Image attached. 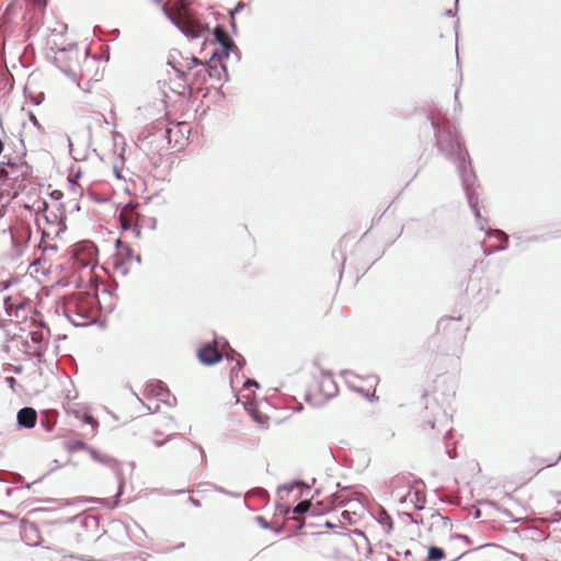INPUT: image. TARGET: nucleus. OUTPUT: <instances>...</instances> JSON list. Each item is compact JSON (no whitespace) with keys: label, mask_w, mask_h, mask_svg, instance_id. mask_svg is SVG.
I'll list each match as a JSON object with an SVG mask.
<instances>
[{"label":"nucleus","mask_w":561,"mask_h":561,"mask_svg":"<svg viewBox=\"0 0 561 561\" xmlns=\"http://www.w3.org/2000/svg\"><path fill=\"white\" fill-rule=\"evenodd\" d=\"M10 474H11L10 472L0 471V482L10 483L11 480L8 478V476H10Z\"/></svg>","instance_id":"13d9d810"},{"label":"nucleus","mask_w":561,"mask_h":561,"mask_svg":"<svg viewBox=\"0 0 561 561\" xmlns=\"http://www.w3.org/2000/svg\"><path fill=\"white\" fill-rule=\"evenodd\" d=\"M87 196L96 204H104L108 202V196L100 194L91 188L87 190Z\"/></svg>","instance_id":"393cba45"},{"label":"nucleus","mask_w":561,"mask_h":561,"mask_svg":"<svg viewBox=\"0 0 561 561\" xmlns=\"http://www.w3.org/2000/svg\"><path fill=\"white\" fill-rule=\"evenodd\" d=\"M172 128L167 127L163 133V138L171 142Z\"/></svg>","instance_id":"e2e57ef3"},{"label":"nucleus","mask_w":561,"mask_h":561,"mask_svg":"<svg viewBox=\"0 0 561 561\" xmlns=\"http://www.w3.org/2000/svg\"><path fill=\"white\" fill-rule=\"evenodd\" d=\"M117 287H118V284L115 282L113 287H111V286H106V287H104V288L102 289V291H103L104 294H108V295H111V296H112V295H113L114 289H116Z\"/></svg>","instance_id":"bf43d9fd"},{"label":"nucleus","mask_w":561,"mask_h":561,"mask_svg":"<svg viewBox=\"0 0 561 561\" xmlns=\"http://www.w3.org/2000/svg\"><path fill=\"white\" fill-rule=\"evenodd\" d=\"M24 96L28 99L34 105H41L45 100L44 92H39L38 94H32L27 88L25 87L23 90Z\"/></svg>","instance_id":"b1692460"},{"label":"nucleus","mask_w":561,"mask_h":561,"mask_svg":"<svg viewBox=\"0 0 561 561\" xmlns=\"http://www.w3.org/2000/svg\"><path fill=\"white\" fill-rule=\"evenodd\" d=\"M31 339H32V342L37 345V348H41L42 344L46 343L45 337L37 333H31Z\"/></svg>","instance_id":"58836bf2"},{"label":"nucleus","mask_w":561,"mask_h":561,"mask_svg":"<svg viewBox=\"0 0 561 561\" xmlns=\"http://www.w3.org/2000/svg\"><path fill=\"white\" fill-rule=\"evenodd\" d=\"M48 207H49V204L46 201H42L39 203L38 207L35 209V214L36 215L42 214L44 216V214H47Z\"/></svg>","instance_id":"79ce46f5"},{"label":"nucleus","mask_w":561,"mask_h":561,"mask_svg":"<svg viewBox=\"0 0 561 561\" xmlns=\"http://www.w3.org/2000/svg\"><path fill=\"white\" fill-rule=\"evenodd\" d=\"M247 7V3H244L243 1H239L234 8L229 12V18L241 12L244 8Z\"/></svg>","instance_id":"a19ab883"},{"label":"nucleus","mask_w":561,"mask_h":561,"mask_svg":"<svg viewBox=\"0 0 561 561\" xmlns=\"http://www.w3.org/2000/svg\"><path fill=\"white\" fill-rule=\"evenodd\" d=\"M25 151L21 157L16 156L14 158H8L7 161H2V164H5L8 168L15 170H21V173L15 176V180L19 178L27 179L32 173V167L23 159L25 157Z\"/></svg>","instance_id":"0eeeda50"},{"label":"nucleus","mask_w":561,"mask_h":561,"mask_svg":"<svg viewBox=\"0 0 561 561\" xmlns=\"http://www.w3.org/2000/svg\"><path fill=\"white\" fill-rule=\"evenodd\" d=\"M243 387L244 388H250V387L259 388L260 383L253 378H245V380L243 381Z\"/></svg>","instance_id":"8fccbe9b"},{"label":"nucleus","mask_w":561,"mask_h":561,"mask_svg":"<svg viewBox=\"0 0 561 561\" xmlns=\"http://www.w3.org/2000/svg\"><path fill=\"white\" fill-rule=\"evenodd\" d=\"M21 538L30 547L43 546V539L41 537L39 527L36 523L27 519L21 520Z\"/></svg>","instance_id":"f03ea898"},{"label":"nucleus","mask_w":561,"mask_h":561,"mask_svg":"<svg viewBox=\"0 0 561 561\" xmlns=\"http://www.w3.org/2000/svg\"><path fill=\"white\" fill-rule=\"evenodd\" d=\"M4 381L8 385V387L14 391V387L18 383L16 379L12 376H8V377H5Z\"/></svg>","instance_id":"5fc2aeb1"},{"label":"nucleus","mask_w":561,"mask_h":561,"mask_svg":"<svg viewBox=\"0 0 561 561\" xmlns=\"http://www.w3.org/2000/svg\"><path fill=\"white\" fill-rule=\"evenodd\" d=\"M342 375L344 376V378H345V380H346L347 386H348L352 390H354V391H356V392L362 393L365 398H367L369 401H371V399H370V396H369L368 391H366V390H365L364 388H362V387H356V386H354V385L352 383V381L350 380V377H357V375H355V374H354L353 371H351V370H344V371L342 373Z\"/></svg>","instance_id":"dca6fc26"},{"label":"nucleus","mask_w":561,"mask_h":561,"mask_svg":"<svg viewBox=\"0 0 561 561\" xmlns=\"http://www.w3.org/2000/svg\"><path fill=\"white\" fill-rule=\"evenodd\" d=\"M336 488L340 489V492H335L333 493V497H334V502L337 504V505H346L348 504L350 502L353 501V486H342L340 482L336 483Z\"/></svg>","instance_id":"9b49d317"},{"label":"nucleus","mask_w":561,"mask_h":561,"mask_svg":"<svg viewBox=\"0 0 561 561\" xmlns=\"http://www.w3.org/2000/svg\"><path fill=\"white\" fill-rule=\"evenodd\" d=\"M138 204L129 201L128 203H126L123 207V211L124 214L127 213V215H125L130 221L131 220H135V222H142V220L146 219V216L140 214L138 211Z\"/></svg>","instance_id":"4468645a"},{"label":"nucleus","mask_w":561,"mask_h":561,"mask_svg":"<svg viewBox=\"0 0 561 561\" xmlns=\"http://www.w3.org/2000/svg\"><path fill=\"white\" fill-rule=\"evenodd\" d=\"M58 210L60 211V216L58 218L59 230L57 231L56 237H59L62 232H65L67 230V225H66L67 217L65 215V204L64 203H60L58 205Z\"/></svg>","instance_id":"5701e85b"},{"label":"nucleus","mask_w":561,"mask_h":561,"mask_svg":"<svg viewBox=\"0 0 561 561\" xmlns=\"http://www.w3.org/2000/svg\"><path fill=\"white\" fill-rule=\"evenodd\" d=\"M187 502L191 503L194 507H201L202 503L198 499L188 496Z\"/></svg>","instance_id":"052dcab7"},{"label":"nucleus","mask_w":561,"mask_h":561,"mask_svg":"<svg viewBox=\"0 0 561 561\" xmlns=\"http://www.w3.org/2000/svg\"><path fill=\"white\" fill-rule=\"evenodd\" d=\"M113 172H114V175L116 179H118V180L123 179L122 171L117 165L113 167Z\"/></svg>","instance_id":"774afa93"},{"label":"nucleus","mask_w":561,"mask_h":561,"mask_svg":"<svg viewBox=\"0 0 561 561\" xmlns=\"http://www.w3.org/2000/svg\"><path fill=\"white\" fill-rule=\"evenodd\" d=\"M213 39L209 41L210 44H215L216 46H220V44H227L233 42L231 37L229 36L227 30L218 24L214 27L211 31Z\"/></svg>","instance_id":"ddd939ff"},{"label":"nucleus","mask_w":561,"mask_h":561,"mask_svg":"<svg viewBox=\"0 0 561 561\" xmlns=\"http://www.w3.org/2000/svg\"><path fill=\"white\" fill-rule=\"evenodd\" d=\"M445 558V552L443 549L437 547H431L428 549V559L430 560H442Z\"/></svg>","instance_id":"c756f323"},{"label":"nucleus","mask_w":561,"mask_h":561,"mask_svg":"<svg viewBox=\"0 0 561 561\" xmlns=\"http://www.w3.org/2000/svg\"><path fill=\"white\" fill-rule=\"evenodd\" d=\"M239 355L240 354L236 350H233L232 347H229V352L226 354L225 357L227 360L231 362V360H234L236 358H238Z\"/></svg>","instance_id":"09e8293b"},{"label":"nucleus","mask_w":561,"mask_h":561,"mask_svg":"<svg viewBox=\"0 0 561 561\" xmlns=\"http://www.w3.org/2000/svg\"><path fill=\"white\" fill-rule=\"evenodd\" d=\"M231 54H233V56L236 57L237 61H240V59H241V51H240V49L238 48L237 45H236V48L231 49Z\"/></svg>","instance_id":"69168bd1"},{"label":"nucleus","mask_w":561,"mask_h":561,"mask_svg":"<svg viewBox=\"0 0 561 561\" xmlns=\"http://www.w3.org/2000/svg\"><path fill=\"white\" fill-rule=\"evenodd\" d=\"M192 446L199 451L201 462L202 463L206 462V454H205L203 447L196 443H192Z\"/></svg>","instance_id":"864d4df0"},{"label":"nucleus","mask_w":561,"mask_h":561,"mask_svg":"<svg viewBox=\"0 0 561 561\" xmlns=\"http://www.w3.org/2000/svg\"><path fill=\"white\" fill-rule=\"evenodd\" d=\"M207 79H208L207 71H203V69H201V70H197L196 72H194V81L192 83H188L185 85L188 90V93L193 94V91H194L193 85L194 84L204 83L207 81Z\"/></svg>","instance_id":"6ab92c4d"},{"label":"nucleus","mask_w":561,"mask_h":561,"mask_svg":"<svg viewBox=\"0 0 561 561\" xmlns=\"http://www.w3.org/2000/svg\"><path fill=\"white\" fill-rule=\"evenodd\" d=\"M115 248L117 250V257L114 261V268L116 271H122L123 275L128 273V270L125 268V264L133 260L134 250L130 245L124 243L122 240L117 239L115 241Z\"/></svg>","instance_id":"7ed1b4c3"},{"label":"nucleus","mask_w":561,"mask_h":561,"mask_svg":"<svg viewBox=\"0 0 561 561\" xmlns=\"http://www.w3.org/2000/svg\"><path fill=\"white\" fill-rule=\"evenodd\" d=\"M298 485H306V482L304 480L296 479L288 483L280 484L277 488V493L280 491L291 492L294 489L298 488Z\"/></svg>","instance_id":"a878e982"},{"label":"nucleus","mask_w":561,"mask_h":561,"mask_svg":"<svg viewBox=\"0 0 561 561\" xmlns=\"http://www.w3.org/2000/svg\"><path fill=\"white\" fill-rule=\"evenodd\" d=\"M7 165L5 164H2V161L0 162V181H5L9 179L10 176V173L9 171L7 170Z\"/></svg>","instance_id":"a18cd8bd"},{"label":"nucleus","mask_w":561,"mask_h":561,"mask_svg":"<svg viewBox=\"0 0 561 561\" xmlns=\"http://www.w3.org/2000/svg\"><path fill=\"white\" fill-rule=\"evenodd\" d=\"M49 197L54 201H60L64 197V193L60 190H53L49 193Z\"/></svg>","instance_id":"603ef678"},{"label":"nucleus","mask_w":561,"mask_h":561,"mask_svg":"<svg viewBox=\"0 0 561 561\" xmlns=\"http://www.w3.org/2000/svg\"><path fill=\"white\" fill-rule=\"evenodd\" d=\"M344 243V240H341L337 248L333 249L332 251V257L334 260H341V265H340V278L342 277V274H343V270H344V266H345V262H346V257L344 255V252L342 250V244Z\"/></svg>","instance_id":"a211bd4d"},{"label":"nucleus","mask_w":561,"mask_h":561,"mask_svg":"<svg viewBox=\"0 0 561 561\" xmlns=\"http://www.w3.org/2000/svg\"><path fill=\"white\" fill-rule=\"evenodd\" d=\"M65 314H70L76 322H79L78 319L84 320L83 322H89L92 318L91 311L85 309L81 302H77L75 309L68 307Z\"/></svg>","instance_id":"f8f14e48"},{"label":"nucleus","mask_w":561,"mask_h":561,"mask_svg":"<svg viewBox=\"0 0 561 561\" xmlns=\"http://www.w3.org/2000/svg\"><path fill=\"white\" fill-rule=\"evenodd\" d=\"M217 64V61L211 59H205V68H203V71H207L209 79L227 82L229 80V73L226 62H221L219 66Z\"/></svg>","instance_id":"39448f33"},{"label":"nucleus","mask_w":561,"mask_h":561,"mask_svg":"<svg viewBox=\"0 0 561 561\" xmlns=\"http://www.w3.org/2000/svg\"><path fill=\"white\" fill-rule=\"evenodd\" d=\"M77 48V44L76 43H72V44H69L68 46L66 47H62L59 49L60 53H67V51H70L72 49Z\"/></svg>","instance_id":"0e129e2a"},{"label":"nucleus","mask_w":561,"mask_h":561,"mask_svg":"<svg viewBox=\"0 0 561 561\" xmlns=\"http://www.w3.org/2000/svg\"><path fill=\"white\" fill-rule=\"evenodd\" d=\"M130 231L134 233L135 238H141V222H135Z\"/></svg>","instance_id":"de8ad7c7"},{"label":"nucleus","mask_w":561,"mask_h":561,"mask_svg":"<svg viewBox=\"0 0 561 561\" xmlns=\"http://www.w3.org/2000/svg\"><path fill=\"white\" fill-rule=\"evenodd\" d=\"M145 221L148 222L151 230H154L157 228V219L154 217H146V219L142 220V222Z\"/></svg>","instance_id":"6e6d98bb"},{"label":"nucleus","mask_w":561,"mask_h":561,"mask_svg":"<svg viewBox=\"0 0 561 561\" xmlns=\"http://www.w3.org/2000/svg\"><path fill=\"white\" fill-rule=\"evenodd\" d=\"M118 220L121 222V228L124 231H128L133 229L134 224L125 216L124 211H121L118 215Z\"/></svg>","instance_id":"2f4dec72"},{"label":"nucleus","mask_w":561,"mask_h":561,"mask_svg":"<svg viewBox=\"0 0 561 561\" xmlns=\"http://www.w3.org/2000/svg\"><path fill=\"white\" fill-rule=\"evenodd\" d=\"M116 479H117V482H118V486H117V493H116V497H121L123 492H124V485H125V480H124V476H123V472L121 469H117L115 472H114Z\"/></svg>","instance_id":"c85d7f7f"},{"label":"nucleus","mask_w":561,"mask_h":561,"mask_svg":"<svg viewBox=\"0 0 561 561\" xmlns=\"http://www.w3.org/2000/svg\"><path fill=\"white\" fill-rule=\"evenodd\" d=\"M310 502L308 500H301L291 508V513L296 515H302L310 510Z\"/></svg>","instance_id":"bb28decb"},{"label":"nucleus","mask_w":561,"mask_h":561,"mask_svg":"<svg viewBox=\"0 0 561 561\" xmlns=\"http://www.w3.org/2000/svg\"><path fill=\"white\" fill-rule=\"evenodd\" d=\"M27 116H28V119L30 122L38 129V130H42L43 129V126L41 125V123L38 122L36 115L32 112V111H28L27 113Z\"/></svg>","instance_id":"37998d69"},{"label":"nucleus","mask_w":561,"mask_h":561,"mask_svg":"<svg viewBox=\"0 0 561 561\" xmlns=\"http://www.w3.org/2000/svg\"><path fill=\"white\" fill-rule=\"evenodd\" d=\"M65 447L69 453H76L79 450H85L89 453V449L92 446H90L82 439H69L65 442Z\"/></svg>","instance_id":"2eb2a0df"},{"label":"nucleus","mask_w":561,"mask_h":561,"mask_svg":"<svg viewBox=\"0 0 561 561\" xmlns=\"http://www.w3.org/2000/svg\"><path fill=\"white\" fill-rule=\"evenodd\" d=\"M341 516L345 519L348 520L350 524H354L355 522L351 518V512L350 511H344Z\"/></svg>","instance_id":"338daca9"},{"label":"nucleus","mask_w":561,"mask_h":561,"mask_svg":"<svg viewBox=\"0 0 561 561\" xmlns=\"http://www.w3.org/2000/svg\"><path fill=\"white\" fill-rule=\"evenodd\" d=\"M174 435H175V434H171V435H169L165 439H153V440H152V444H153L157 448H160V447L164 446V445H165V443H167L168 440H170Z\"/></svg>","instance_id":"3c124183"},{"label":"nucleus","mask_w":561,"mask_h":561,"mask_svg":"<svg viewBox=\"0 0 561 561\" xmlns=\"http://www.w3.org/2000/svg\"><path fill=\"white\" fill-rule=\"evenodd\" d=\"M37 412L32 407H24L16 413V424L19 428L31 430L36 425Z\"/></svg>","instance_id":"423d86ee"},{"label":"nucleus","mask_w":561,"mask_h":561,"mask_svg":"<svg viewBox=\"0 0 561 561\" xmlns=\"http://www.w3.org/2000/svg\"><path fill=\"white\" fill-rule=\"evenodd\" d=\"M90 457L95 461L103 466H106L111 468L114 472L119 469V462L112 456L101 454L98 449L94 447H91L89 449Z\"/></svg>","instance_id":"1a4fd4ad"},{"label":"nucleus","mask_w":561,"mask_h":561,"mask_svg":"<svg viewBox=\"0 0 561 561\" xmlns=\"http://www.w3.org/2000/svg\"><path fill=\"white\" fill-rule=\"evenodd\" d=\"M254 520L262 529H271V523L266 520L264 516L257 515L254 517Z\"/></svg>","instance_id":"c9c22d12"},{"label":"nucleus","mask_w":561,"mask_h":561,"mask_svg":"<svg viewBox=\"0 0 561 561\" xmlns=\"http://www.w3.org/2000/svg\"><path fill=\"white\" fill-rule=\"evenodd\" d=\"M437 330L444 335H457L459 337H463L465 333L468 331V327L461 317H444L438 321Z\"/></svg>","instance_id":"f257e3e1"},{"label":"nucleus","mask_w":561,"mask_h":561,"mask_svg":"<svg viewBox=\"0 0 561 561\" xmlns=\"http://www.w3.org/2000/svg\"><path fill=\"white\" fill-rule=\"evenodd\" d=\"M275 506H276V511L283 516H288L291 513L290 506L283 502L282 496H279L276 500Z\"/></svg>","instance_id":"cd10ccee"},{"label":"nucleus","mask_w":561,"mask_h":561,"mask_svg":"<svg viewBox=\"0 0 561 561\" xmlns=\"http://www.w3.org/2000/svg\"><path fill=\"white\" fill-rule=\"evenodd\" d=\"M370 515L373 518L380 524L381 526H386V508L381 505H377V511L375 508H369Z\"/></svg>","instance_id":"aec40b11"},{"label":"nucleus","mask_w":561,"mask_h":561,"mask_svg":"<svg viewBox=\"0 0 561 561\" xmlns=\"http://www.w3.org/2000/svg\"><path fill=\"white\" fill-rule=\"evenodd\" d=\"M162 12L164 16L170 21V23L174 26H178V20L168 11V9L162 4L161 5Z\"/></svg>","instance_id":"c03bdc74"},{"label":"nucleus","mask_w":561,"mask_h":561,"mask_svg":"<svg viewBox=\"0 0 561 561\" xmlns=\"http://www.w3.org/2000/svg\"><path fill=\"white\" fill-rule=\"evenodd\" d=\"M195 66H203L205 68V60H201L198 57L196 56H191L190 58V62L187 65V69L188 71L193 69V67Z\"/></svg>","instance_id":"e433bc0d"},{"label":"nucleus","mask_w":561,"mask_h":561,"mask_svg":"<svg viewBox=\"0 0 561 561\" xmlns=\"http://www.w3.org/2000/svg\"><path fill=\"white\" fill-rule=\"evenodd\" d=\"M184 547H185V543H184V542H180V543H178L176 546L168 547L163 552H165V553H170V552H172V551H174V550L182 549V548H184Z\"/></svg>","instance_id":"4d7b16f0"},{"label":"nucleus","mask_w":561,"mask_h":561,"mask_svg":"<svg viewBox=\"0 0 561 561\" xmlns=\"http://www.w3.org/2000/svg\"><path fill=\"white\" fill-rule=\"evenodd\" d=\"M181 33L188 38H199L201 33L197 32L192 25L186 24L183 30H181Z\"/></svg>","instance_id":"7c9ffc66"},{"label":"nucleus","mask_w":561,"mask_h":561,"mask_svg":"<svg viewBox=\"0 0 561 561\" xmlns=\"http://www.w3.org/2000/svg\"><path fill=\"white\" fill-rule=\"evenodd\" d=\"M73 413L76 414V417L81 420L84 424L92 425L93 428H96L99 426V422L94 419V416L89 412L81 413L80 411L73 410Z\"/></svg>","instance_id":"412c9836"},{"label":"nucleus","mask_w":561,"mask_h":561,"mask_svg":"<svg viewBox=\"0 0 561 561\" xmlns=\"http://www.w3.org/2000/svg\"><path fill=\"white\" fill-rule=\"evenodd\" d=\"M67 318L69 319L70 323L77 328L98 325L103 329L106 325V320H95L93 319V317L91 318V320H89V322H76L70 314H67Z\"/></svg>","instance_id":"f3484780"},{"label":"nucleus","mask_w":561,"mask_h":561,"mask_svg":"<svg viewBox=\"0 0 561 561\" xmlns=\"http://www.w3.org/2000/svg\"><path fill=\"white\" fill-rule=\"evenodd\" d=\"M13 371L15 374H21L23 371V367L21 365H12V364H3L2 365V371L3 373H7V371Z\"/></svg>","instance_id":"f704fd0d"},{"label":"nucleus","mask_w":561,"mask_h":561,"mask_svg":"<svg viewBox=\"0 0 561 561\" xmlns=\"http://www.w3.org/2000/svg\"><path fill=\"white\" fill-rule=\"evenodd\" d=\"M81 175H82V171L80 169L77 170L76 172L71 171L68 175V182H69L70 188L72 192H76L77 188H80V191H81L80 194L83 195V190L78 184V181L81 178Z\"/></svg>","instance_id":"4be33fe9"},{"label":"nucleus","mask_w":561,"mask_h":561,"mask_svg":"<svg viewBox=\"0 0 561 561\" xmlns=\"http://www.w3.org/2000/svg\"><path fill=\"white\" fill-rule=\"evenodd\" d=\"M233 48H236L234 42H231L230 44H220V46H216L213 49L209 59L217 61L218 64L225 62V60L229 58L231 49Z\"/></svg>","instance_id":"9d476101"},{"label":"nucleus","mask_w":561,"mask_h":561,"mask_svg":"<svg viewBox=\"0 0 561 561\" xmlns=\"http://www.w3.org/2000/svg\"><path fill=\"white\" fill-rule=\"evenodd\" d=\"M41 425L46 432H51L55 428L56 422L53 419H42Z\"/></svg>","instance_id":"72a5a7b5"},{"label":"nucleus","mask_w":561,"mask_h":561,"mask_svg":"<svg viewBox=\"0 0 561 561\" xmlns=\"http://www.w3.org/2000/svg\"><path fill=\"white\" fill-rule=\"evenodd\" d=\"M146 390L148 393L154 396L160 402L172 397L168 386L159 379H151L147 381Z\"/></svg>","instance_id":"6e6552de"},{"label":"nucleus","mask_w":561,"mask_h":561,"mask_svg":"<svg viewBox=\"0 0 561 561\" xmlns=\"http://www.w3.org/2000/svg\"><path fill=\"white\" fill-rule=\"evenodd\" d=\"M197 358L204 366H214L220 363L224 356L214 345L205 343L197 350Z\"/></svg>","instance_id":"20e7f679"},{"label":"nucleus","mask_w":561,"mask_h":561,"mask_svg":"<svg viewBox=\"0 0 561 561\" xmlns=\"http://www.w3.org/2000/svg\"><path fill=\"white\" fill-rule=\"evenodd\" d=\"M76 519H80V523L84 526H88L89 522H93L96 524V519L94 516H84V517H80V516H75V517H71L69 518L67 522L68 523H72L75 522Z\"/></svg>","instance_id":"473e14b6"},{"label":"nucleus","mask_w":561,"mask_h":561,"mask_svg":"<svg viewBox=\"0 0 561 561\" xmlns=\"http://www.w3.org/2000/svg\"><path fill=\"white\" fill-rule=\"evenodd\" d=\"M206 484L213 486V489L216 492H219V493H222V494H226V495H230V496H239V494L232 493V492L226 490L225 488L216 485L214 483L207 482Z\"/></svg>","instance_id":"4c0bfd02"},{"label":"nucleus","mask_w":561,"mask_h":561,"mask_svg":"<svg viewBox=\"0 0 561 561\" xmlns=\"http://www.w3.org/2000/svg\"><path fill=\"white\" fill-rule=\"evenodd\" d=\"M236 365L233 368L238 369V371H241L242 368L245 366L247 362L245 358L242 355H239L238 358L234 359Z\"/></svg>","instance_id":"49530a36"},{"label":"nucleus","mask_w":561,"mask_h":561,"mask_svg":"<svg viewBox=\"0 0 561 561\" xmlns=\"http://www.w3.org/2000/svg\"><path fill=\"white\" fill-rule=\"evenodd\" d=\"M161 402L169 407H173L176 403V398L172 394L171 398H168V399H165V401H161Z\"/></svg>","instance_id":"680f3d73"},{"label":"nucleus","mask_w":561,"mask_h":561,"mask_svg":"<svg viewBox=\"0 0 561 561\" xmlns=\"http://www.w3.org/2000/svg\"><path fill=\"white\" fill-rule=\"evenodd\" d=\"M168 64L172 66L173 70H174V71H175V73H176V77H178L180 80H183V81H185V80H186L187 75H188V72H187V71H184V70H182V69L178 68L176 66L172 65V64H171V61H168Z\"/></svg>","instance_id":"ea45409f"}]
</instances>
